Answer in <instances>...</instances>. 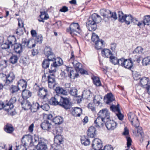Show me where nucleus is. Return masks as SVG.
<instances>
[{
  "label": "nucleus",
  "instance_id": "obj_44",
  "mask_svg": "<svg viewBox=\"0 0 150 150\" xmlns=\"http://www.w3.org/2000/svg\"><path fill=\"white\" fill-rule=\"evenodd\" d=\"M102 99V97L100 95H96L93 99V102L96 104L99 105L100 103V101Z\"/></svg>",
  "mask_w": 150,
  "mask_h": 150
},
{
  "label": "nucleus",
  "instance_id": "obj_17",
  "mask_svg": "<svg viewBox=\"0 0 150 150\" xmlns=\"http://www.w3.org/2000/svg\"><path fill=\"white\" fill-rule=\"evenodd\" d=\"M105 120L98 116L94 121V124L97 128L101 127L105 125Z\"/></svg>",
  "mask_w": 150,
  "mask_h": 150
},
{
  "label": "nucleus",
  "instance_id": "obj_25",
  "mask_svg": "<svg viewBox=\"0 0 150 150\" xmlns=\"http://www.w3.org/2000/svg\"><path fill=\"white\" fill-rule=\"evenodd\" d=\"M58 67V65L57 64L56 61H55L51 63L50 69H49V72L50 74H53L55 75L56 72Z\"/></svg>",
  "mask_w": 150,
  "mask_h": 150
},
{
  "label": "nucleus",
  "instance_id": "obj_27",
  "mask_svg": "<svg viewBox=\"0 0 150 150\" xmlns=\"http://www.w3.org/2000/svg\"><path fill=\"white\" fill-rule=\"evenodd\" d=\"M140 83L142 86L145 88L150 84V81L148 78L144 77L140 79Z\"/></svg>",
  "mask_w": 150,
  "mask_h": 150
},
{
  "label": "nucleus",
  "instance_id": "obj_4",
  "mask_svg": "<svg viewBox=\"0 0 150 150\" xmlns=\"http://www.w3.org/2000/svg\"><path fill=\"white\" fill-rule=\"evenodd\" d=\"M0 78L7 85L12 82L15 78V76L12 72L9 73L7 75L3 74H0Z\"/></svg>",
  "mask_w": 150,
  "mask_h": 150
},
{
  "label": "nucleus",
  "instance_id": "obj_5",
  "mask_svg": "<svg viewBox=\"0 0 150 150\" xmlns=\"http://www.w3.org/2000/svg\"><path fill=\"white\" fill-rule=\"evenodd\" d=\"M128 119L132 125L135 127L139 126V122L137 116L134 113L129 112L128 114Z\"/></svg>",
  "mask_w": 150,
  "mask_h": 150
},
{
  "label": "nucleus",
  "instance_id": "obj_63",
  "mask_svg": "<svg viewBox=\"0 0 150 150\" xmlns=\"http://www.w3.org/2000/svg\"><path fill=\"white\" fill-rule=\"evenodd\" d=\"M36 38L35 39V41L38 42L40 43L42 42V37L41 35L36 36L35 37Z\"/></svg>",
  "mask_w": 150,
  "mask_h": 150
},
{
  "label": "nucleus",
  "instance_id": "obj_26",
  "mask_svg": "<svg viewBox=\"0 0 150 150\" xmlns=\"http://www.w3.org/2000/svg\"><path fill=\"white\" fill-rule=\"evenodd\" d=\"M96 129L94 127H91L89 128L87 132L88 136L91 138H93L96 134Z\"/></svg>",
  "mask_w": 150,
  "mask_h": 150
},
{
  "label": "nucleus",
  "instance_id": "obj_11",
  "mask_svg": "<svg viewBox=\"0 0 150 150\" xmlns=\"http://www.w3.org/2000/svg\"><path fill=\"white\" fill-rule=\"evenodd\" d=\"M110 112L106 108H104L100 110L98 114L99 117L104 119H109L110 118Z\"/></svg>",
  "mask_w": 150,
  "mask_h": 150
},
{
  "label": "nucleus",
  "instance_id": "obj_40",
  "mask_svg": "<svg viewBox=\"0 0 150 150\" xmlns=\"http://www.w3.org/2000/svg\"><path fill=\"white\" fill-rule=\"evenodd\" d=\"M18 84L19 88L21 86L23 89H25L27 86V82L24 79H21L18 82Z\"/></svg>",
  "mask_w": 150,
  "mask_h": 150
},
{
  "label": "nucleus",
  "instance_id": "obj_48",
  "mask_svg": "<svg viewBox=\"0 0 150 150\" xmlns=\"http://www.w3.org/2000/svg\"><path fill=\"white\" fill-rule=\"evenodd\" d=\"M108 120L106 121V123H105V124L108 129L112 130V120H109V119Z\"/></svg>",
  "mask_w": 150,
  "mask_h": 150
},
{
  "label": "nucleus",
  "instance_id": "obj_3",
  "mask_svg": "<svg viewBox=\"0 0 150 150\" xmlns=\"http://www.w3.org/2000/svg\"><path fill=\"white\" fill-rule=\"evenodd\" d=\"M114 102V104H113V112L115 113L120 120H122L123 119L124 115L121 113L119 104L115 100L113 96V102Z\"/></svg>",
  "mask_w": 150,
  "mask_h": 150
},
{
  "label": "nucleus",
  "instance_id": "obj_60",
  "mask_svg": "<svg viewBox=\"0 0 150 150\" xmlns=\"http://www.w3.org/2000/svg\"><path fill=\"white\" fill-rule=\"evenodd\" d=\"M41 108L44 110L48 111L50 108V106L48 104L45 103L40 106Z\"/></svg>",
  "mask_w": 150,
  "mask_h": 150
},
{
  "label": "nucleus",
  "instance_id": "obj_37",
  "mask_svg": "<svg viewBox=\"0 0 150 150\" xmlns=\"http://www.w3.org/2000/svg\"><path fill=\"white\" fill-rule=\"evenodd\" d=\"M4 130L7 133H11L14 131V129L11 124H7L4 127Z\"/></svg>",
  "mask_w": 150,
  "mask_h": 150
},
{
  "label": "nucleus",
  "instance_id": "obj_51",
  "mask_svg": "<svg viewBox=\"0 0 150 150\" xmlns=\"http://www.w3.org/2000/svg\"><path fill=\"white\" fill-rule=\"evenodd\" d=\"M40 17L41 19L47 20L49 18V16L45 11H41Z\"/></svg>",
  "mask_w": 150,
  "mask_h": 150
},
{
  "label": "nucleus",
  "instance_id": "obj_34",
  "mask_svg": "<svg viewBox=\"0 0 150 150\" xmlns=\"http://www.w3.org/2000/svg\"><path fill=\"white\" fill-rule=\"evenodd\" d=\"M82 109L78 107L74 108L72 112V115L76 117H79L82 113Z\"/></svg>",
  "mask_w": 150,
  "mask_h": 150
},
{
  "label": "nucleus",
  "instance_id": "obj_22",
  "mask_svg": "<svg viewBox=\"0 0 150 150\" xmlns=\"http://www.w3.org/2000/svg\"><path fill=\"white\" fill-rule=\"evenodd\" d=\"M44 53L47 58L51 57L55 60V56L52 52L51 49L49 47L46 46L44 50Z\"/></svg>",
  "mask_w": 150,
  "mask_h": 150
},
{
  "label": "nucleus",
  "instance_id": "obj_9",
  "mask_svg": "<svg viewBox=\"0 0 150 150\" xmlns=\"http://www.w3.org/2000/svg\"><path fill=\"white\" fill-rule=\"evenodd\" d=\"M102 142L99 139L95 138L92 141V147L94 150H103L101 149L102 147Z\"/></svg>",
  "mask_w": 150,
  "mask_h": 150
},
{
  "label": "nucleus",
  "instance_id": "obj_49",
  "mask_svg": "<svg viewBox=\"0 0 150 150\" xmlns=\"http://www.w3.org/2000/svg\"><path fill=\"white\" fill-rule=\"evenodd\" d=\"M143 65L146 66L150 64V57L148 56L144 58L142 60Z\"/></svg>",
  "mask_w": 150,
  "mask_h": 150
},
{
  "label": "nucleus",
  "instance_id": "obj_64",
  "mask_svg": "<svg viewBox=\"0 0 150 150\" xmlns=\"http://www.w3.org/2000/svg\"><path fill=\"white\" fill-rule=\"evenodd\" d=\"M126 138L127 140V147L129 148L131 145L132 140L130 137L127 136Z\"/></svg>",
  "mask_w": 150,
  "mask_h": 150
},
{
  "label": "nucleus",
  "instance_id": "obj_57",
  "mask_svg": "<svg viewBox=\"0 0 150 150\" xmlns=\"http://www.w3.org/2000/svg\"><path fill=\"white\" fill-rule=\"evenodd\" d=\"M34 40L32 39L28 40V43L27 47L31 48H32L34 47L36 45L35 43H33V41Z\"/></svg>",
  "mask_w": 150,
  "mask_h": 150
},
{
  "label": "nucleus",
  "instance_id": "obj_33",
  "mask_svg": "<svg viewBox=\"0 0 150 150\" xmlns=\"http://www.w3.org/2000/svg\"><path fill=\"white\" fill-rule=\"evenodd\" d=\"M22 93V95L24 100L30 97L31 96V93L29 90L23 89Z\"/></svg>",
  "mask_w": 150,
  "mask_h": 150
},
{
  "label": "nucleus",
  "instance_id": "obj_41",
  "mask_svg": "<svg viewBox=\"0 0 150 150\" xmlns=\"http://www.w3.org/2000/svg\"><path fill=\"white\" fill-rule=\"evenodd\" d=\"M8 41V42L9 44L12 46L13 45H14L16 44L15 42L16 41V39L14 36H9L7 39Z\"/></svg>",
  "mask_w": 150,
  "mask_h": 150
},
{
  "label": "nucleus",
  "instance_id": "obj_14",
  "mask_svg": "<svg viewBox=\"0 0 150 150\" xmlns=\"http://www.w3.org/2000/svg\"><path fill=\"white\" fill-rule=\"evenodd\" d=\"M102 56L104 57L109 58V60L112 63V54L111 51L108 49H104L101 51Z\"/></svg>",
  "mask_w": 150,
  "mask_h": 150
},
{
  "label": "nucleus",
  "instance_id": "obj_21",
  "mask_svg": "<svg viewBox=\"0 0 150 150\" xmlns=\"http://www.w3.org/2000/svg\"><path fill=\"white\" fill-rule=\"evenodd\" d=\"M89 18L96 24L100 23L102 20L100 16L96 13L93 14Z\"/></svg>",
  "mask_w": 150,
  "mask_h": 150
},
{
  "label": "nucleus",
  "instance_id": "obj_59",
  "mask_svg": "<svg viewBox=\"0 0 150 150\" xmlns=\"http://www.w3.org/2000/svg\"><path fill=\"white\" fill-rule=\"evenodd\" d=\"M99 39L98 36L97 35H96L94 33H92L91 40L93 42H95L96 41H98Z\"/></svg>",
  "mask_w": 150,
  "mask_h": 150
},
{
  "label": "nucleus",
  "instance_id": "obj_7",
  "mask_svg": "<svg viewBox=\"0 0 150 150\" xmlns=\"http://www.w3.org/2000/svg\"><path fill=\"white\" fill-rule=\"evenodd\" d=\"M100 15L103 17V20L105 22L108 21L112 17V13L109 10L102 9L100 10Z\"/></svg>",
  "mask_w": 150,
  "mask_h": 150
},
{
  "label": "nucleus",
  "instance_id": "obj_2",
  "mask_svg": "<svg viewBox=\"0 0 150 150\" xmlns=\"http://www.w3.org/2000/svg\"><path fill=\"white\" fill-rule=\"evenodd\" d=\"M67 31L73 37L79 35L81 32L79 25L78 23H73L70 25L69 28L67 29Z\"/></svg>",
  "mask_w": 150,
  "mask_h": 150
},
{
  "label": "nucleus",
  "instance_id": "obj_12",
  "mask_svg": "<svg viewBox=\"0 0 150 150\" xmlns=\"http://www.w3.org/2000/svg\"><path fill=\"white\" fill-rule=\"evenodd\" d=\"M13 107V105H11L7 103L5 105H4L3 108L9 114L13 115L16 113Z\"/></svg>",
  "mask_w": 150,
  "mask_h": 150
},
{
  "label": "nucleus",
  "instance_id": "obj_8",
  "mask_svg": "<svg viewBox=\"0 0 150 150\" xmlns=\"http://www.w3.org/2000/svg\"><path fill=\"white\" fill-rule=\"evenodd\" d=\"M63 138L61 135H55L54 139V144L51 146V150H56L57 149V146L59 145L62 143Z\"/></svg>",
  "mask_w": 150,
  "mask_h": 150
},
{
  "label": "nucleus",
  "instance_id": "obj_18",
  "mask_svg": "<svg viewBox=\"0 0 150 150\" xmlns=\"http://www.w3.org/2000/svg\"><path fill=\"white\" fill-rule=\"evenodd\" d=\"M41 128L48 131H50L52 127V125L49 121L45 120L40 125Z\"/></svg>",
  "mask_w": 150,
  "mask_h": 150
},
{
  "label": "nucleus",
  "instance_id": "obj_35",
  "mask_svg": "<svg viewBox=\"0 0 150 150\" xmlns=\"http://www.w3.org/2000/svg\"><path fill=\"white\" fill-rule=\"evenodd\" d=\"M124 66L123 67L130 69L133 67V63L129 59H125L124 62Z\"/></svg>",
  "mask_w": 150,
  "mask_h": 150
},
{
  "label": "nucleus",
  "instance_id": "obj_30",
  "mask_svg": "<svg viewBox=\"0 0 150 150\" xmlns=\"http://www.w3.org/2000/svg\"><path fill=\"white\" fill-rule=\"evenodd\" d=\"M47 59H45L42 62V65L43 68L46 69L49 67L50 62L54 61V59L51 57L47 58Z\"/></svg>",
  "mask_w": 150,
  "mask_h": 150
},
{
  "label": "nucleus",
  "instance_id": "obj_10",
  "mask_svg": "<svg viewBox=\"0 0 150 150\" xmlns=\"http://www.w3.org/2000/svg\"><path fill=\"white\" fill-rule=\"evenodd\" d=\"M69 102V101L68 99L67 98H63L60 96L59 105L65 109H68L70 108V107Z\"/></svg>",
  "mask_w": 150,
  "mask_h": 150
},
{
  "label": "nucleus",
  "instance_id": "obj_42",
  "mask_svg": "<svg viewBox=\"0 0 150 150\" xmlns=\"http://www.w3.org/2000/svg\"><path fill=\"white\" fill-rule=\"evenodd\" d=\"M63 121V118L59 116H57L53 119V122L56 124L59 125L62 123Z\"/></svg>",
  "mask_w": 150,
  "mask_h": 150
},
{
  "label": "nucleus",
  "instance_id": "obj_50",
  "mask_svg": "<svg viewBox=\"0 0 150 150\" xmlns=\"http://www.w3.org/2000/svg\"><path fill=\"white\" fill-rule=\"evenodd\" d=\"M91 92L90 90L88 91H84L82 95V96L85 99H88L90 95Z\"/></svg>",
  "mask_w": 150,
  "mask_h": 150
},
{
  "label": "nucleus",
  "instance_id": "obj_58",
  "mask_svg": "<svg viewBox=\"0 0 150 150\" xmlns=\"http://www.w3.org/2000/svg\"><path fill=\"white\" fill-rule=\"evenodd\" d=\"M1 46L2 49H6L9 48L11 45L9 44L8 41L7 40L4 43L2 44Z\"/></svg>",
  "mask_w": 150,
  "mask_h": 150
},
{
  "label": "nucleus",
  "instance_id": "obj_6",
  "mask_svg": "<svg viewBox=\"0 0 150 150\" xmlns=\"http://www.w3.org/2000/svg\"><path fill=\"white\" fill-rule=\"evenodd\" d=\"M32 136L31 135H26L23 137L21 140L22 145L24 147L25 150H27V146L32 144Z\"/></svg>",
  "mask_w": 150,
  "mask_h": 150
},
{
  "label": "nucleus",
  "instance_id": "obj_62",
  "mask_svg": "<svg viewBox=\"0 0 150 150\" xmlns=\"http://www.w3.org/2000/svg\"><path fill=\"white\" fill-rule=\"evenodd\" d=\"M32 143L30 144L31 146H37V143H38V142H39L38 140V138H35L33 139L32 137Z\"/></svg>",
  "mask_w": 150,
  "mask_h": 150
},
{
  "label": "nucleus",
  "instance_id": "obj_36",
  "mask_svg": "<svg viewBox=\"0 0 150 150\" xmlns=\"http://www.w3.org/2000/svg\"><path fill=\"white\" fill-rule=\"evenodd\" d=\"M78 90L75 87L71 88L69 91V93L72 96L75 97H79L81 99V97L80 96H78Z\"/></svg>",
  "mask_w": 150,
  "mask_h": 150
},
{
  "label": "nucleus",
  "instance_id": "obj_55",
  "mask_svg": "<svg viewBox=\"0 0 150 150\" xmlns=\"http://www.w3.org/2000/svg\"><path fill=\"white\" fill-rule=\"evenodd\" d=\"M125 59L124 58H122L120 59H118V60H116V62H115V65L118 64L119 65H120L122 67L124 66V62L125 61Z\"/></svg>",
  "mask_w": 150,
  "mask_h": 150
},
{
  "label": "nucleus",
  "instance_id": "obj_28",
  "mask_svg": "<svg viewBox=\"0 0 150 150\" xmlns=\"http://www.w3.org/2000/svg\"><path fill=\"white\" fill-rule=\"evenodd\" d=\"M55 91L56 93L58 95H67V91L63 88L60 86L57 87L55 89Z\"/></svg>",
  "mask_w": 150,
  "mask_h": 150
},
{
  "label": "nucleus",
  "instance_id": "obj_47",
  "mask_svg": "<svg viewBox=\"0 0 150 150\" xmlns=\"http://www.w3.org/2000/svg\"><path fill=\"white\" fill-rule=\"evenodd\" d=\"M62 132V129L61 127H57L53 130V134L55 135H61Z\"/></svg>",
  "mask_w": 150,
  "mask_h": 150
},
{
  "label": "nucleus",
  "instance_id": "obj_52",
  "mask_svg": "<svg viewBox=\"0 0 150 150\" xmlns=\"http://www.w3.org/2000/svg\"><path fill=\"white\" fill-rule=\"evenodd\" d=\"M125 21L124 22L127 25H129L130 24L131 21L132 19V16L131 15H127L125 18Z\"/></svg>",
  "mask_w": 150,
  "mask_h": 150
},
{
  "label": "nucleus",
  "instance_id": "obj_19",
  "mask_svg": "<svg viewBox=\"0 0 150 150\" xmlns=\"http://www.w3.org/2000/svg\"><path fill=\"white\" fill-rule=\"evenodd\" d=\"M60 96L56 95L54 97L51 98L49 101L50 104L53 105H59Z\"/></svg>",
  "mask_w": 150,
  "mask_h": 150
},
{
  "label": "nucleus",
  "instance_id": "obj_24",
  "mask_svg": "<svg viewBox=\"0 0 150 150\" xmlns=\"http://www.w3.org/2000/svg\"><path fill=\"white\" fill-rule=\"evenodd\" d=\"M104 102L107 104H110L112 102V94L111 93H108L104 97Z\"/></svg>",
  "mask_w": 150,
  "mask_h": 150
},
{
  "label": "nucleus",
  "instance_id": "obj_53",
  "mask_svg": "<svg viewBox=\"0 0 150 150\" xmlns=\"http://www.w3.org/2000/svg\"><path fill=\"white\" fill-rule=\"evenodd\" d=\"M18 57L17 55H13L10 59V62L12 64H14L17 62Z\"/></svg>",
  "mask_w": 150,
  "mask_h": 150
},
{
  "label": "nucleus",
  "instance_id": "obj_23",
  "mask_svg": "<svg viewBox=\"0 0 150 150\" xmlns=\"http://www.w3.org/2000/svg\"><path fill=\"white\" fill-rule=\"evenodd\" d=\"M13 50L16 53L19 54L18 57H20V54L22 52V45L18 43L15 44L14 45Z\"/></svg>",
  "mask_w": 150,
  "mask_h": 150
},
{
  "label": "nucleus",
  "instance_id": "obj_32",
  "mask_svg": "<svg viewBox=\"0 0 150 150\" xmlns=\"http://www.w3.org/2000/svg\"><path fill=\"white\" fill-rule=\"evenodd\" d=\"M104 41L101 39H100L96 41L95 43V48L97 50H100L104 46Z\"/></svg>",
  "mask_w": 150,
  "mask_h": 150
},
{
  "label": "nucleus",
  "instance_id": "obj_43",
  "mask_svg": "<svg viewBox=\"0 0 150 150\" xmlns=\"http://www.w3.org/2000/svg\"><path fill=\"white\" fill-rule=\"evenodd\" d=\"M91 79L94 84L96 86H99L101 85V82L98 77L93 76L91 77Z\"/></svg>",
  "mask_w": 150,
  "mask_h": 150
},
{
  "label": "nucleus",
  "instance_id": "obj_29",
  "mask_svg": "<svg viewBox=\"0 0 150 150\" xmlns=\"http://www.w3.org/2000/svg\"><path fill=\"white\" fill-rule=\"evenodd\" d=\"M21 104L23 108L25 110L30 109L31 107L30 103L26 99L24 100L21 103Z\"/></svg>",
  "mask_w": 150,
  "mask_h": 150
},
{
  "label": "nucleus",
  "instance_id": "obj_45",
  "mask_svg": "<svg viewBox=\"0 0 150 150\" xmlns=\"http://www.w3.org/2000/svg\"><path fill=\"white\" fill-rule=\"evenodd\" d=\"M118 18L119 21L123 23L125 21V18L126 14L124 15L122 11H118Z\"/></svg>",
  "mask_w": 150,
  "mask_h": 150
},
{
  "label": "nucleus",
  "instance_id": "obj_56",
  "mask_svg": "<svg viewBox=\"0 0 150 150\" xmlns=\"http://www.w3.org/2000/svg\"><path fill=\"white\" fill-rule=\"evenodd\" d=\"M143 50V49L141 47H138L133 51V53L135 54L136 53L141 54Z\"/></svg>",
  "mask_w": 150,
  "mask_h": 150
},
{
  "label": "nucleus",
  "instance_id": "obj_61",
  "mask_svg": "<svg viewBox=\"0 0 150 150\" xmlns=\"http://www.w3.org/2000/svg\"><path fill=\"white\" fill-rule=\"evenodd\" d=\"M137 129V132L138 133H139L142 137L144 136V133L142 131V127H135Z\"/></svg>",
  "mask_w": 150,
  "mask_h": 150
},
{
  "label": "nucleus",
  "instance_id": "obj_38",
  "mask_svg": "<svg viewBox=\"0 0 150 150\" xmlns=\"http://www.w3.org/2000/svg\"><path fill=\"white\" fill-rule=\"evenodd\" d=\"M142 57L139 56L137 55H135V54H133L132 56L131 57L129 58V59L132 62L136 61L138 63H139L141 61Z\"/></svg>",
  "mask_w": 150,
  "mask_h": 150
},
{
  "label": "nucleus",
  "instance_id": "obj_31",
  "mask_svg": "<svg viewBox=\"0 0 150 150\" xmlns=\"http://www.w3.org/2000/svg\"><path fill=\"white\" fill-rule=\"evenodd\" d=\"M47 149V146L44 142L40 141L38 142L36 146V150H46Z\"/></svg>",
  "mask_w": 150,
  "mask_h": 150
},
{
  "label": "nucleus",
  "instance_id": "obj_1",
  "mask_svg": "<svg viewBox=\"0 0 150 150\" xmlns=\"http://www.w3.org/2000/svg\"><path fill=\"white\" fill-rule=\"evenodd\" d=\"M75 59L74 52L72 51L71 53V56L68 61L70 64H72L74 67L76 71L80 72L81 74H87V71L82 68V64L76 60H74Z\"/></svg>",
  "mask_w": 150,
  "mask_h": 150
},
{
  "label": "nucleus",
  "instance_id": "obj_16",
  "mask_svg": "<svg viewBox=\"0 0 150 150\" xmlns=\"http://www.w3.org/2000/svg\"><path fill=\"white\" fill-rule=\"evenodd\" d=\"M86 26L88 30L90 31H94L97 28L96 24L88 18L86 22Z\"/></svg>",
  "mask_w": 150,
  "mask_h": 150
},
{
  "label": "nucleus",
  "instance_id": "obj_39",
  "mask_svg": "<svg viewBox=\"0 0 150 150\" xmlns=\"http://www.w3.org/2000/svg\"><path fill=\"white\" fill-rule=\"evenodd\" d=\"M81 142L82 144L86 146L89 145L90 144V141L88 137L84 136L81 137Z\"/></svg>",
  "mask_w": 150,
  "mask_h": 150
},
{
  "label": "nucleus",
  "instance_id": "obj_20",
  "mask_svg": "<svg viewBox=\"0 0 150 150\" xmlns=\"http://www.w3.org/2000/svg\"><path fill=\"white\" fill-rule=\"evenodd\" d=\"M48 91L47 89L42 87L39 88L38 91V95L40 98L44 99L47 95Z\"/></svg>",
  "mask_w": 150,
  "mask_h": 150
},
{
  "label": "nucleus",
  "instance_id": "obj_15",
  "mask_svg": "<svg viewBox=\"0 0 150 150\" xmlns=\"http://www.w3.org/2000/svg\"><path fill=\"white\" fill-rule=\"evenodd\" d=\"M137 25L140 28L146 25H150V16H145L143 21H138Z\"/></svg>",
  "mask_w": 150,
  "mask_h": 150
},
{
  "label": "nucleus",
  "instance_id": "obj_13",
  "mask_svg": "<svg viewBox=\"0 0 150 150\" xmlns=\"http://www.w3.org/2000/svg\"><path fill=\"white\" fill-rule=\"evenodd\" d=\"M48 86L51 88H53L56 84L55 79V75L50 74L47 76Z\"/></svg>",
  "mask_w": 150,
  "mask_h": 150
},
{
  "label": "nucleus",
  "instance_id": "obj_54",
  "mask_svg": "<svg viewBox=\"0 0 150 150\" xmlns=\"http://www.w3.org/2000/svg\"><path fill=\"white\" fill-rule=\"evenodd\" d=\"M19 90V88L18 86L12 85L10 88V90L11 92L13 94L16 93Z\"/></svg>",
  "mask_w": 150,
  "mask_h": 150
},
{
  "label": "nucleus",
  "instance_id": "obj_46",
  "mask_svg": "<svg viewBox=\"0 0 150 150\" xmlns=\"http://www.w3.org/2000/svg\"><path fill=\"white\" fill-rule=\"evenodd\" d=\"M39 106L40 105L37 103H33L32 105H31L30 108L31 111L33 112H35L39 108Z\"/></svg>",
  "mask_w": 150,
  "mask_h": 150
}]
</instances>
